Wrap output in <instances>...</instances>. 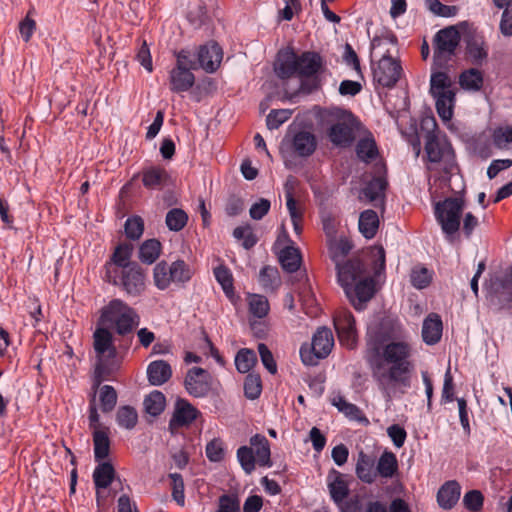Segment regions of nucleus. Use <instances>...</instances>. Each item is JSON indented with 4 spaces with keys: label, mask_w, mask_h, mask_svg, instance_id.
Masks as SVG:
<instances>
[{
    "label": "nucleus",
    "mask_w": 512,
    "mask_h": 512,
    "mask_svg": "<svg viewBox=\"0 0 512 512\" xmlns=\"http://www.w3.org/2000/svg\"><path fill=\"white\" fill-rule=\"evenodd\" d=\"M170 265L162 260L153 269V280L155 286L160 290L167 289L171 284Z\"/></svg>",
    "instance_id": "46"
},
{
    "label": "nucleus",
    "mask_w": 512,
    "mask_h": 512,
    "mask_svg": "<svg viewBox=\"0 0 512 512\" xmlns=\"http://www.w3.org/2000/svg\"><path fill=\"white\" fill-rule=\"evenodd\" d=\"M248 306L249 312L260 319L266 317L270 310L268 299L259 294L248 295Z\"/></svg>",
    "instance_id": "45"
},
{
    "label": "nucleus",
    "mask_w": 512,
    "mask_h": 512,
    "mask_svg": "<svg viewBox=\"0 0 512 512\" xmlns=\"http://www.w3.org/2000/svg\"><path fill=\"white\" fill-rule=\"evenodd\" d=\"M289 144L297 156L309 157L317 148V139L311 131L301 129L292 134Z\"/></svg>",
    "instance_id": "18"
},
{
    "label": "nucleus",
    "mask_w": 512,
    "mask_h": 512,
    "mask_svg": "<svg viewBox=\"0 0 512 512\" xmlns=\"http://www.w3.org/2000/svg\"><path fill=\"white\" fill-rule=\"evenodd\" d=\"M188 214L180 208H172L166 214L165 223L170 231L179 232L188 223Z\"/></svg>",
    "instance_id": "43"
},
{
    "label": "nucleus",
    "mask_w": 512,
    "mask_h": 512,
    "mask_svg": "<svg viewBox=\"0 0 512 512\" xmlns=\"http://www.w3.org/2000/svg\"><path fill=\"white\" fill-rule=\"evenodd\" d=\"M136 59L148 72L153 71L152 57L146 40H142Z\"/></svg>",
    "instance_id": "63"
},
{
    "label": "nucleus",
    "mask_w": 512,
    "mask_h": 512,
    "mask_svg": "<svg viewBox=\"0 0 512 512\" xmlns=\"http://www.w3.org/2000/svg\"><path fill=\"white\" fill-rule=\"evenodd\" d=\"M286 205L291 217L294 231L296 234L300 235L303 231V212L297 207V202L290 190L286 191Z\"/></svg>",
    "instance_id": "40"
},
{
    "label": "nucleus",
    "mask_w": 512,
    "mask_h": 512,
    "mask_svg": "<svg viewBox=\"0 0 512 512\" xmlns=\"http://www.w3.org/2000/svg\"><path fill=\"white\" fill-rule=\"evenodd\" d=\"M292 115V111L288 109H273L267 115L266 125L270 130L278 129Z\"/></svg>",
    "instance_id": "56"
},
{
    "label": "nucleus",
    "mask_w": 512,
    "mask_h": 512,
    "mask_svg": "<svg viewBox=\"0 0 512 512\" xmlns=\"http://www.w3.org/2000/svg\"><path fill=\"white\" fill-rule=\"evenodd\" d=\"M465 208L462 196L448 197L434 205V215L445 239L453 243L459 237L461 218Z\"/></svg>",
    "instance_id": "4"
},
{
    "label": "nucleus",
    "mask_w": 512,
    "mask_h": 512,
    "mask_svg": "<svg viewBox=\"0 0 512 512\" xmlns=\"http://www.w3.org/2000/svg\"><path fill=\"white\" fill-rule=\"evenodd\" d=\"M233 236L237 240H242V245L247 250L254 247L258 242V238L249 224L236 227L233 231Z\"/></svg>",
    "instance_id": "51"
},
{
    "label": "nucleus",
    "mask_w": 512,
    "mask_h": 512,
    "mask_svg": "<svg viewBox=\"0 0 512 512\" xmlns=\"http://www.w3.org/2000/svg\"><path fill=\"white\" fill-rule=\"evenodd\" d=\"M461 487L456 481H448L439 489L437 501L444 509H451L459 500Z\"/></svg>",
    "instance_id": "29"
},
{
    "label": "nucleus",
    "mask_w": 512,
    "mask_h": 512,
    "mask_svg": "<svg viewBox=\"0 0 512 512\" xmlns=\"http://www.w3.org/2000/svg\"><path fill=\"white\" fill-rule=\"evenodd\" d=\"M237 459L246 474H251L255 470L257 463L254 457V450L249 446H241L237 450Z\"/></svg>",
    "instance_id": "49"
},
{
    "label": "nucleus",
    "mask_w": 512,
    "mask_h": 512,
    "mask_svg": "<svg viewBox=\"0 0 512 512\" xmlns=\"http://www.w3.org/2000/svg\"><path fill=\"white\" fill-rule=\"evenodd\" d=\"M185 387L194 397L205 396L210 390V374L202 368L190 369L185 378Z\"/></svg>",
    "instance_id": "17"
},
{
    "label": "nucleus",
    "mask_w": 512,
    "mask_h": 512,
    "mask_svg": "<svg viewBox=\"0 0 512 512\" xmlns=\"http://www.w3.org/2000/svg\"><path fill=\"white\" fill-rule=\"evenodd\" d=\"M134 251V245L130 242H121L115 248L110 259L105 263L103 277H111L112 274L121 272L123 267L132 266L135 262H131Z\"/></svg>",
    "instance_id": "13"
},
{
    "label": "nucleus",
    "mask_w": 512,
    "mask_h": 512,
    "mask_svg": "<svg viewBox=\"0 0 512 512\" xmlns=\"http://www.w3.org/2000/svg\"><path fill=\"white\" fill-rule=\"evenodd\" d=\"M147 375L150 384L160 386L171 378L172 369L166 361L156 360L148 365Z\"/></svg>",
    "instance_id": "28"
},
{
    "label": "nucleus",
    "mask_w": 512,
    "mask_h": 512,
    "mask_svg": "<svg viewBox=\"0 0 512 512\" xmlns=\"http://www.w3.org/2000/svg\"><path fill=\"white\" fill-rule=\"evenodd\" d=\"M262 391V382L258 374L250 373L244 381L245 396L251 400L257 399Z\"/></svg>",
    "instance_id": "53"
},
{
    "label": "nucleus",
    "mask_w": 512,
    "mask_h": 512,
    "mask_svg": "<svg viewBox=\"0 0 512 512\" xmlns=\"http://www.w3.org/2000/svg\"><path fill=\"white\" fill-rule=\"evenodd\" d=\"M466 54L475 65H481L488 57V45L481 35H473L466 42Z\"/></svg>",
    "instance_id": "25"
},
{
    "label": "nucleus",
    "mask_w": 512,
    "mask_h": 512,
    "mask_svg": "<svg viewBox=\"0 0 512 512\" xmlns=\"http://www.w3.org/2000/svg\"><path fill=\"white\" fill-rule=\"evenodd\" d=\"M334 347V337L330 329L319 328L313 335L311 343H304L300 347V358L306 366H316L320 360L325 359Z\"/></svg>",
    "instance_id": "7"
},
{
    "label": "nucleus",
    "mask_w": 512,
    "mask_h": 512,
    "mask_svg": "<svg viewBox=\"0 0 512 512\" xmlns=\"http://www.w3.org/2000/svg\"><path fill=\"white\" fill-rule=\"evenodd\" d=\"M105 282L120 287L129 296H140L146 289L145 270L138 264L123 267L121 272L111 275V277H103Z\"/></svg>",
    "instance_id": "8"
},
{
    "label": "nucleus",
    "mask_w": 512,
    "mask_h": 512,
    "mask_svg": "<svg viewBox=\"0 0 512 512\" xmlns=\"http://www.w3.org/2000/svg\"><path fill=\"white\" fill-rule=\"evenodd\" d=\"M176 58L175 66H180L182 69H190V71L198 70L200 68L198 58H194V54L189 49H181L174 52Z\"/></svg>",
    "instance_id": "50"
},
{
    "label": "nucleus",
    "mask_w": 512,
    "mask_h": 512,
    "mask_svg": "<svg viewBox=\"0 0 512 512\" xmlns=\"http://www.w3.org/2000/svg\"><path fill=\"white\" fill-rule=\"evenodd\" d=\"M326 484L331 499L337 506L342 507L344 500L350 492L348 476L335 469H331L326 477Z\"/></svg>",
    "instance_id": "14"
},
{
    "label": "nucleus",
    "mask_w": 512,
    "mask_h": 512,
    "mask_svg": "<svg viewBox=\"0 0 512 512\" xmlns=\"http://www.w3.org/2000/svg\"><path fill=\"white\" fill-rule=\"evenodd\" d=\"M171 480V490H172V498L173 500L180 506H184L185 504V494H184V481L182 476L179 473H171L169 475Z\"/></svg>",
    "instance_id": "58"
},
{
    "label": "nucleus",
    "mask_w": 512,
    "mask_h": 512,
    "mask_svg": "<svg viewBox=\"0 0 512 512\" xmlns=\"http://www.w3.org/2000/svg\"><path fill=\"white\" fill-rule=\"evenodd\" d=\"M298 54L292 48L279 51L274 63V72L281 80L298 77Z\"/></svg>",
    "instance_id": "15"
},
{
    "label": "nucleus",
    "mask_w": 512,
    "mask_h": 512,
    "mask_svg": "<svg viewBox=\"0 0 512 512\" xmlns=\"http://www.w3.org/2000/svg\"><path fill=\"white\" fill-rule=\"evenodd\" d=\"M386 258L382 246L371 247L367 252L357 254L336 267L338 282L342 287L350 286L365 276L382 274Z\"/></svg>",
    "instance_id": "3"
},
{
    "label": "nucleus",
    "mask_w": 512,
    "mask_h": 512,
    "mask_svg": "<svg viewBox=\"0 0 512 512\" xmlns=\"http://www.w3.org/2000/svg\"><path fill=\"white\" fill-rule=\"evenodd\" d=\"M357 119L352 112L346 111L343 117L328 129L329 140L338 147H348L355 140Z\"/></svg>",
    "instance_id": "12"
},
{
    "label": "nucleus",
    "mask_w": 512,
    "mask_h": 512,
    "mask_svg": "<svg viewBox=\"0 0 512 512\" xmlns=\"http://www.w3.org/2000/svg\"><path fill=\"white\" fill-rule=\"evenodd\" d=\"M298 77L301 78V89L312 92L320 88L319 75L325 70L326 62L316 51H304L298 54Z\"/></svg>",
    "instance_id": "6"
},
{
    "label": "nucleus",
    "mask_w": 512,
    "mask_h": 512,
    "mask_svg": "<svg viewBox=\"0 0 512 512\" xmlns=\"http://www.w3.org/2000/svg\"><path fill=\"white\" fill-rule=\"evenodd\" d=\"M403 69L400 60L385 54L376 63H372L373 81L383 88H393L400 80Z\"/></svg>",
    "instance_id": "10"
},
{
    "label": "nucleus",
    "mask_w": 512,
    "mask_h": 512,
    "mask_svg": "<svg viewBox=\"0 0 512 512\" xmlns=\"http://www.w3.org/2000/svg\"><path fill=\"white\" fill-rule=\"evenodd\" d=\"M257 357L250 349H241L235 357V366L240 373H248L256 364Z\"/></svg>",
    "instance_id": "47"
},
{
    "label": "nucleus",
    "mask_w": 512,
    "mask_h": 512,
    "mask_svg": "<svg viewBox=\"0 0 512 512\" xmlns=\"http://www.w3.org/2000/svg\"><path fill=\"white\" fill-rule=\"evenodd\" d=\"M197 56L200 68L207 73H214L221 64L223 51L217 42L212 41L207 44L200 45L197 51Z\"/></svg>",
    "instance_id": "16"
},
{
    "label": "nucleus",
    "mask_w": 512,
    "mask_h": 512,
    "mask_svg": "<svg viewBox=\"0 0 512 512\" xmlns=\"http://www.w3.org/2000/svg\"><path fill=\"white\" fill-rule=\"evenodd\" d=\"M206 456L210 461L219 462L224 457L223 443L219 439H213L206 446Z\"/></svg>",
    "instance_id": "62"
},
{
    "label": "nucleus",
    "mask_w": 512,
    "mask_h": 512,
    "mask_svg": "<svg viewBox=\"0 0 512 512\" xmlns=\"http://www.w3.org/2000/svg\"><path fill=\"white\" fill-rule=\"evenodd\" d=\"M493 142L498 148H502L507 144L512 143V126H500L493 132Z\"/></svg>",
    "instance_id": "61"
},
{
    "label": "nucleus",
    "mask_w": 512,
    "mask_h": 512,
    "mask_svg": "<svg viewBox=\"0 0 512 512\" xmlns=\"http://www.w3.org/2000/svg\"><path fill=\"white\" fill-rule=\"evenodd\" d=\"M461 34L456 26L436 32L433 38V62L429 93L435 100L439 117L448 122L453 117L457 89L449 75L457 57Z\"/></svg>",
    "instance_id": "2"
},
{
    "label": "nucleus",
    "mask_w": 512,
    "mask_h": 512,
    "mask_svg": "<svg viewBox=\"0 0 512 512\" xmlns=\"http://www.w3.org/2000/svg\"><path fill=\"white\" fill-rule=\"evenodd\" d=\"M165 405L164 394L157 390L151 392L144 400L145 411L152 416L160 415L164 411Z\"/></svg>",
    "instance_id": "44"
},
{
    "label": "nucleus",
    "mask_w": 512,
    "mask_h": 512,
    "mask_svg": "<svg viewBox=\"0 0 512 512\" xmlns=\"http://www.w3.org/2000/svg\"><path fill=\"white\" fill-rule=\"evenodd\" d=\"M195 80V75L190 69H182L180 66H174L169 71V89L173 93L180 94L188 92L194 86Z\"/></svg>",
    "instance_id": "19"
},
{
    "label": "nucleus",
    "mask_w": 512,
    "mask_h": 512,
    "mask_svg": "<svg viewBox=\"0 0 512 512\" xmlns=\"http://www.w3.org/2000/svg\"><path fill=\"white\" fill-rule=\"evenodd\" d=\"M199 411L192 406L187 400L179 399L175 404L173 416L170 420V428L177 429L188 426L198 416Z\"/></svg>",
    "instance_id": "21"
},
{
    "label": "nucleus",
    "mask_w": 512,
    "mask_h": 512,
    "mask_svg": "<svg viewBox=\"0 0 512 512\" xmlns=\"http://www.w3.org/2000/svg\"><path fill=\"white\" fill-rule=\"evenodd\" d=\"M99 400L103 412H110L117 403V392L111 385H104L99 390Z\"/></svg>",
    "instance_id": "52"
},
{
    "label": "nucleus",
    "mask_w": 512,
    "mask_h": 512,
    "mask_svg": "<svg viewBox=\"0 0 512 512\" xmlns=\"http://www.w3.org/2000/svg\"><path fill=\"white\" fill-rule=\"evenodd\" d=\"M144 232V221L140 216L129 217L125 222V234L130 240H138Z\"/></svg>",
    "instance_id": "54"
},
{
    "label": "nucleus",
    "mask_w": 512,
    "mask_h": 512,
    "mask_svg": "<svg viewBox=\"0 0 512 512\" xmlns=\"http://www.w3.org/2000/svg\"><path fill=\"white\" fill-rule=\"evenodd\" d=\"M138 315L130 306L120 299L111 300L101 309L99 320H136Z\"/></svg>",
    "instance_id": "20"
},
{
    "label": "nucleus",
    "mask_w": 512,
    "mask_h": 512,
    "mask_svg": "<svg viewBox=\"0 0 512 512\" xmlns=\"http://www.w3.org/2000/svg\"><path fill=\"white\" fill-rule=\"evenodd\" d=\"M381 274H371L361 280L344 286L345 293L356 310H363L377 292V278Z\"/></svg>",
    "instance_id": "11"
},
{
    "label": "nucleus",
    "mask_w": 512,
    "mask_h": 512,
    "mask_svg": "<svg viewBox=\"0 0 512 512\" xmlns=\"http://www.w3.org/2000/svg\"><path fill=\"white\" fill-rule=\"evenodd\" d=\"M355 150L357 157L365 163L372 162L379 154L376 141L373 137L361 138L358 141Z\"/></svg>",
    "instance_id": "37"
},
{
    "label": "nucleus",
    "mask_w": 512,
    "mask_h": 512,
    "mask_svg": "<svg viewBox=\"0 0 512 512\" xmlns=\"http://www.w3.org/2000/svg\"><path fill=\"white\" fill-rule=\"evenodd\" d=\"M116 422L121 428L131 430L138 422V413L132 406L125 405L118 408Z\"/></svg>",
    "instance_id": "41"
},
{
    "label": "nucleus",
    "mask_w": 512,
    "mask_h": 512,
    "mask_svg": "<svg viewBox=\"0 0 512 512\" xmlns=\"http://www.w3.org/2000/svg\"><path fill=\"white\" fill-rule=\"evenodd\" d=\"M169 273H171V283H186L192 278V270L182 259L172 262Z\"/></svg>",
    "instance_id": "42"
},
{
    "label": "nucleus",
    "mask_w": 512,
    "mask_h": 512,
    "mask_svg": "<svg viewBox=\"0 0 512 512\" xmlns=\"http://www.w3.org/2000/svg\"><path fill=\"white\" fill-rule=\"evenodd\" d=\"M356 476L364 483L372 484L377 478V471L375 467V458L365 452L361 451L358 454L356 467Z\"/></svg>",
    "instance_id": "23"
},
{
    "label": "nucleus",
    "mask_w": 512,
    "mask_h": 512,
    "mask_svg": "<svg viewBox=\"0 0 512 512\" xmlns=\"http://www.w3.org/2000/svg\"><path fill=\"white\" fill-rule=\"evenodd\" d=\"M142 183L150 190H161L170 179L167 170L162 166H151L142 170Z\"/></svg>",
    "instance_id": "22"
},
{
    "label": "nucleus",
    "mask_w": 512,
    "mask_h": 512,
    "mask_svg": "<svg viewBox=\"0 0 512 512\" xmlns=\"http://www.w3.org/2000/svg\"><path fill=\"white\" fill-rule=\"evenodd\" d=\"M327 247L331 260L338 267L344 262V258L351 252L354 245L348 237L341 236L338 239L327 240Z\"/></svg>",
    "instance_id": "24"
},
{
    "label": "nucleus",
    "mask_w": 512,
    "mask_h": 512,
    "mask_svg": "<svg viewBox=\"0 0 512 512\" xmlns=\"http://www.w3.org/2000/svg\"><path fill=\"white\" fill-rule=\"evenodd\" d=\"M214 276L221 285L225 295L234 301L236 298L234 279L230 269L225 265H220L214 269Z\"/></svg>",
    "instance_id": "35"
},
{
    "label": "nucleus",
    "mask_w": 512,
    "mask_h": 512,
    "mask_svg": "<svg viewBox=\"0 0 512 512\" xmlns=\"http://www.w3.org/2000/svg\"><path fill=\"white\" fill-rule=\"evenodd\" d=\"M367 342L374 351L372 376L385 399L391 401L409 384L413 347L397 322H369Z\"/></svg>",
    "instance_id": "1"
},
{
    "label": "nucleus",
    "mask_w": 512,
    "mask_h": 512,
    "mask_svg": "<svg viewBox=\"0 0 512 512\" xmlns=\"http://www.w3.org/2000/svg\"><path fill=\"white\" fill-rule=\"evenodd\" d=\"M387 187V182L381 177L373 178L363 189V193L369 201L377 200Z\"/></svg>",
    "instance_id": "55"
},
{
    "label": "nucleus",
    "mask_w": 512,
    "mask_h": 512,
    "mask_svg": "<svg viewBox=\"0 0 512 512\" xmlns=\"http://www.w3.org/2000/svg\"><path fill=\"white\" fill-rule=\"evenodd\" d=\"M338 333L339 341L349 349H353L357 342L355 322H333Z\"/></svg>",
    "instance_id": "36"
},
{
    "label": "nucleus",
    "mask_w": 512,
    "mask_h": 512,
    "mask_svg": "<svg viewBox=\"0 0 512 512\" xmlns=\"http://www.w3.org/2000/svg\"><path fill=\"white\" fill-rule=\"evenodd\" d=\"M259 283L266 292H274L281 284L278 269L270 265L264 266L259 273Z\"/></svg>",
    "instance_id": "38"
},
{
    "label": "nucleus",
    "mask_w": 512,
    "mask_h": 512,
    "mask_svg": "<svg viewBox=\"0 0 512 512\" xmlns=\"http://www.w3.org/2000/svg\"><path fill=\"white\" fill-rule=\"evenodd\" d=\"M483 84V73L476 68H469L464 70L459 75V85L464 90L479 91L483 87Z\"/></svg>",
    "instance_id": "34"
},
{
    "label": "nucleus",
    "mask_w": 512,
    "mask_h": 512,
    "mask_svg": "<svg viewBox=\"0 0 512 512\" xmlns=\"http://www.w3.org/2000/svg\"><path fill=\"white\" fill-rule=\"evenodd\" d=\"M162 244L156 239H147L139 247L138 258L143 264H153L161 255Z\"/></svg>",
    "instance_id": "32"
},
{
    "label": "nucleus",
    "mask_w": 512,
    "mask_h": 512,
    "mask_svg": "<svg viewBox=\"0 0 512 512\" xmlns=\"http://www.w3.org/2000/svg\"><path fill=\"white\" fill-rule=\"evenodd\" d=\"M332 404L347 417L353 420L360 419L361 410L354 404L347 402L342 396L334 397Z\"/></svg>",
    "instance_id": "59"
},
{
    "label": "nucleus",
    "mask_w": 512,
    "mask_h": 512,
    "mask_svg": "<svg viewBox=\"0 0 512 512\" xmlns=\"http://www.w3.org/2000/svg\"><path fill=\"white\" fill-rule=\"evenodd\" d=\"M379 228V218L372 209H367L360 214L359 230L367 239L373 238Z\"/></svg>",
    "instance_id": "33"
},
{
    "label": "nucleus",
    "mask_w": 512,
    "mask_h": 512,
    "mask_svg": "<svg viewBox=\"0 0 512 512\" xmlns=\"http://www.w3.org/2000/svg\"><path fill=\"white\" fill-rule=\"evenodd\" d=\"M250 445L254 450V457L257 464L262 467H271V451L266 437L260 434H255L250 438Z\"/></svg>",
    "instance_id": "26"
},
{
    "label": "nucleus",
    "mask_w": 512,
    "mask_h": 512,
    "mask_svg": "<svg viewBox=\"0 0 512 512\" xmlns=\"http://www.w3.org/2000/svg\"><path fill=\"white\" fill-rule=\"evenodd\" d=\"M432 281V275L430 271L425 268H415L411 273V283L417 289H423L430 285Z\"/></svg>",
    "instance_id": "60"
},
{
    "label": "nucleus",
    "mask_w": 512,
    "mask_h": 512,
    "mask_svg": "<svg viewBox=\"0 0 512 512\" xmlns=\"http://www.w3.org/2000/svg\"><path fill=\"white\" fill-rule=\"evenodd\" d=\"M116 471L110 461H100L93 471V482L99 490L108 488L115 479Z\"/></svg>",
    "instance_id": "27"
},
{
    "label": "nucleus",
    "mask_w": 512,
    "mask_h": 512,
    "mask_svg": "<svg viewBox=\"0 0 512 512\" xmlns=\"http://www.w3.org/2000/svg\"><path fill=\"white\" fill-rule=\"evenodd\" d=\"M270 207L271 203L268 199L260 198L258 202L251 206L249 210L250 217L254 220H261L268 214Z\"/></svg>",
    "instance_id": "64"
},
{
    "label": "nucleus",
    "mask_w": 512,
    "mask_h": 512,
    "mask_svg": "<svg viewBox=\"0 0 512 512\" xmlns=\"http://www.w3.org/2000/svg\"><path fill=\"white\" fill-rule=\"evenodd\" d=\"M427 159L431 163L440 166L443 173L439 180L445 185H449L450 177L455 169H457L455 152L446 134L431 135L424 146Z\"/></svg>",
    "instance_id": "5"
},
{
    "label": "nucleus",
    "mask_w": 512,
    "mask_h": 512,
    "mask_svg": "<svg viewBox=\"0 0 512 512\" xmlns=\"http://www.w3.org/2000/svg\"><path fill=\"white\" fill-rule=\"evenodd\" d=\"M94 350L97 355V364L95 368L96 379L94 386L99 387L100 383L109 374L106 363L110 358L116 355V349L113 345L112 334L102 328L94 332Z\"/></svg>",
    "instance_id": "9"
},
{
    "label": "nucleus",
    "mask_w": 512,
    "mask_h": 512,
    "mask_svg": "<svg viewBox=\"0 0 512 512\" xmlns=\"http://www.w3.org/2000/svg\"><path fill=\"white\" fill-rule=\"evenodd\" d=\"M279 262L288 273L298 271L302 263L300 250L294 246L284 247L279 253Z\"/></svg>",
    "instance_id": "31"
},
{
    "label": "nucleus",
    "mask_w": 512,
    "mask_h": 512,
    "mask_svg": "<svg viewBox=\"0 0 512 512\" xmlns=\"http://www.w3.org/2000/svg\"><path fill=\"white\" fill-rule=\"evenodd\" d=\"M94 458L95 461L100 462L108 458L110 453V430H96L92 433Z\"/></svg>",
    "instance_id": "30"
},
{
    "label": "nucleus",
    "mask_w": 512,
    "mask_h": 512,
    "mask_svg": "<svg viewBox=\"0 0 512 512\" xmlns=\"http://www.w3.org/2000/svg\"><path fill=\"white\" fill-rule=\"evenodd\" d=\"M427 8L435 15L441 17H454L458 13V7L444 5L439 0H425Z\"/></svg>",
    "instance_id": "57"
},
{
    "label": "nucleus",
    "mask_w": 512,
    "mask_h": 512,
    "mask_svg": "<svg viewBox=\"0 0 512 512\" xmlns=\"http://www.w3.org/2000/svg\"><path fill=\"white\" fill-rule=\"evenodd\" d=\"M442 331V322H423L422 339L427 345H434L440 341Z\"/></svg>",
    "instance_id": "48"
},
{
    "label": "nucleus",
    "mask_w": 512,
    "mask_h": 512,
    "mask_svg": "<svg viewBox=\"0 0 512 512\" xmlns=\"http://www.w3.org/2000/svg\"><path fill=\"white\" fill-rule=\"evenodd\" d=\"M398 463L394 453L385 451L379 458L376 466L377 476L392 478L397 472Z\"/></svg>",
    "instance_id": "39"
}]
</instances>
